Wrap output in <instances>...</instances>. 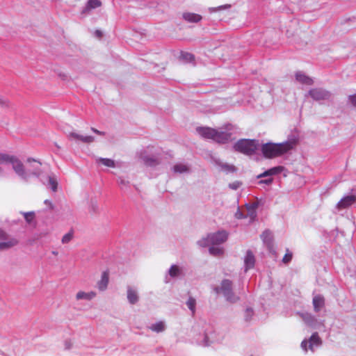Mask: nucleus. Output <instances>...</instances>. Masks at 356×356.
Instances as JSON below:
<instances>
[{
  "instance_id": "nucleus-15",
  "label": "nucleus",
  "mask_w": 356,
  "mask_h": 356,
  "mask_svg": "<svg viewBox=\"0 0 356 356\" xmlns=\"http://www.w3.org/2000/svg\"><path fill=\"white\" fill-rule=\"evenodd\" d=\"M95 296H96V293L92 291L89 292V293H86L84 291H79L76 295V298L77 300H82V299L91 300L94 297H95Z\"/></svg>"
},
{
  "instance_id": "nucleus-24",
  "label": "nucleus",
  "mask_w": 356,
  "mask_h": 356,
  "mask_svg": "<svg viewBox=\"0 0 356 356\" xmlns=\"http://www.w3.org/2000/svg\"><path fill=\"white\" fill-rule=\"evenodd\" d=\"M180 273V268L177 265H172L170 270H169V275L172 277H177L179 275Z\"/></svg>"
},
{
  "instance_id": "nucleus-19",
  "label": "nucleus",
  "mask_w": 356,
  "mask_h": 356,
  "mask_svg": "<svg viewBox=\"0 0 356 356\" xmlns=\"http://www.w3.org/2000/svg\"><path fill=\"white\" fill-rule=\"evenodd\" d=\"M321 343V340L318 333H314L309 339V348L313 350L314 346H318Z\"/></svg>"
},
{
  "instance_id": "nucleus-14",
  "label": "nucleus",
  "mask_w": 356,
  "mask_h": 356,
  "mask_svg": "<svg viewBox=\"0 0 356 356\" xmlns=\"http://www.w3.org/2000/svg\"><path fill=\"white\" fill-rule=\"evenodd\" d=\"M127 299L131 304H135L138 300V296L136 291L131 288H128Z\"/></svg>"
},
{
  "instance_id": "nucleus-46",
  "label": "nucleus",
  "mask_w": 356,
  "mask_h": 356,
  "mask_svg": "<svg viewBox=\"0 0 356 356\" xmlns=\"http://www.w3.org/2000/svg\"><path fill=\"white\" fill-rule=\"evenodd\" d=\"M6 101L2 99L1 97H0V105L3 106V105H6Z\"/></svg>"
},
{
  "instance_id": "nucleus-26",
  "label": "nucleus",
  "mask_w": 356,
  "mask_h": 356,
  "mask_svg": "<svg viewBox=\"0 0 356 356\" xmlns=\"http://www.w3.org/2000/svg\"><path fill=\"white\" fill-rule=\"evenodd\" d=\"M173 170L175 172L182 173L188 171V167L184 164H177L173 167Z\"/></svg>"
},
{
  "instance_id": "nucleus-30",
  "label": "nucleus",
  "mask_w": 356,
  "mask_h": 356,
  "mask_svg": "<svg viewBox=\"0 0 356 356\" xmlns=\"http://www.w3.org/2000/svg\"><path fill=\"white\" fill-rule=\"evenodd\" d=\"M72 238H73V232L70 231L63 236L62 243H67L72 239Z\"/></svg>"
},
{
  "instance_id": "nucleus-8",
  "label": "nucleus",
  "mask_w": 356,
  "mask_h": 356,
  "mask_svg": "<svg viewBox=\"0 0 356 356\" xmlns=\"http://www.w3.org/2000/svg\"><path fill=\"white\" fill-rule=\"evenodd\" d=\"M69 138L76 141H81L83 143L90 144L95 140V138L91 136H83L77 133L72 132L69 134Z\"/></svg>"
},
{
  "instance_id": "nucleus-29",
  "label": "nucleus",
  "mask_w": 356,
  "mask_h": 356,
  "mask_svg": "<svg viewBox=\"0 0 356 356\" xmlns=\"http://www.w3.org/2000/svg\"><path fill=\"white\" fill-rule=\"evenodd\" d=\"M101 1L99 0H90L88 2L87 7L90 9L91 8H95L97 7H99L101 6Z\"/></svg>"
},
{
  "instance_id": "nucleus-7",
  "label": "nucleus",
  "mask_w": 356,
  "mask_h": 356,
  "mask_svg": "<svg viewBox=\"0 0 356 356\" xmlns=\"http://www.w3.org/2000/svg\"><path fill=\"white\" fill-rule=\"evenodd\" d=\"M309 95L314 100H324L330 97V92L322 88H314L309 91Z\"/></svg>"
},
{
  "instance_id": "nucleus-36",
  "label": "nucleus",
  "mask_w": 356,
  "mask_h": 356,
  "mask_svg": "<svg viewBox=\"0 0 356 356\" xmlns=\"http://www.w3.org/2000/svg\"><path fill=\"white\" fill-rule=\"evenodd\" d=\"M303 320L309 325H311V323L314 321V318L312 315L307 314L303 316Z\"/></svg>"
},
{
  "instance_id": "nucleus-5",
  "label": "nucleus",
  "mask_w": 356,
  "mask_h": 356,
  "mask_svg": "<svg viewBox=\"0 0 356 356\" xmlns=\"http://www.w3.org/2000/svg\"><path fill=\"white\" fill-rule=\"evenodd\" d=\"M12 165L14 172L21 178L26 179L27 173L23 163L15 156L12 155L9 163Z\"/></svg>"
},
{
  "instance_id": "nucleus-25",
  "label": "nucleus",
  "mask_w": 356,
  "mask_h": 356,
  "mask_svg": "<svg viewBox=\"0 0 356 356\" xmlns=\"http://www.w3.org/2000/svg\"><path fill=\"white\" fill-rule=\"evenodd\" d=\"M209 252L213 256H220L223 254V249L218 247H211Z\"/></svg>"
},
{
  "instance_id": "nucleus-41",
  "label": "nucleus",
  "mask_w": 356,
  "mask_h": 356,
  "mask_svg": "<svg viewBox=\"0 0 356 356\" xmlns=\"http://www.w3.org/2000/svg\"><path fill=\"white\" fill-rule=\"evenodd\" d=\"M307 343H308V341H306V340H304V341L301 343V346H302V349H304V350H305V351H307Z\"/></svg>"
},
{
  "instance_id": "nucleus-18",
  "label": "nucleus",
  "mask_w": 356,
  "mask_h": 356,
  "mask_svg": "<svg viewBox=\"0 0 356 356\" xmlns=\"http://www.w3.org/2000/svg\"><path fill=\"white\" fill-rule=\"evenodd\" d=\"M18 241L15 238H9L6 242L0 243V250L8 249L17 244Z\"/></svg>"
},
{
  "instance_id": "nucleus-4",
  "label": "nucleus",
  "mask_w": 356,
  "mask_h": 356,
  "mask_svg": "<svg viewBox=\"0 0 356 356\" xmlns=\"http://www.w3.org/2000/svg\"><path fill=\"white\" fill-rule=\"evenodd\" d=\"M220 291L229 302H235L238 300V298L232 292V282L229 280H224L222 282Z\"/></svg>"
},
{
  "instance_id": "nucleus-32",
  "label": "nucleus",
  "mask_w": 356,
  "mask_h": 356,
  "mask_svg": "<svg viewBox=\"0 0 356 356\" xmlns=\"http://www.w3.org/2000/svg\"><path fill=\"white\" fill-rule=\"evenodd\" d=\"M145 163L146 165H149V166H153V165H157L159 163V162L156 159H152V158H146L145 159Z\"/></svg>"
},
{
  "instance_id": "nucleus-13",
  "label": "nucleus",
  "mask_w": 356,
  "mask_h": 356,
  "mask_svg": "<svg viewBox=\"0 0 356 356\" xmlns=\"http://www.w3.org/2000/svg\"><path fill=\"white\" fill-rule=\"evenodd\" d=\"M108 272L104 271L102 273L101 280L98 282V288L99 290H104L106 289L108 284Z\"/></svg>"
},
{
  "instance_id": "nucleus-3",
  "label": "nucleus",
  "mask_w": 356,
  "mask_h": 356,
  "mask_svg": "<svg viewBox=\"0 0 356 356\" xmlns=\"http://www.w3.org/2000/svg\"><path fill=\"white\" fill-rule=\"evenodd\" d=\"M259 144L257 140L241 139L237 141L234 148L236 151L246 155H252L258 149Z\"/></svg>"
},
{
  "instance_id": "nucleus-16",
  "label": "nucleus",
  "mask_w": 356,
  "mask_h": 356,
  "mask_svg": "<svg viewBox=\"0 0 356 356\" xmlns=\"http://www.w3.org/2000/svg\"><path fill=\"white\" fill-rule=\"evenodd\" d=\"M261 237L268 247L270 248L273 244V236L271 232L270 231H265L263 232Z\"/></svg>"
},
{
  "instance_id": "nucleus-2",
  "label": "nucleus",
  "mask_w": 356,
  "mask_h": 356,
  "mask_svg": "<svg viewBox=\"0 0 356 356\" xmlns=\"http://www.w3.org/2000/svg\"><path fill=\"white\" fill-rule=\"evenodd\" d=\"M233 126L227 124L225 127V131L218 130L211 127H197V132L203 138L211 139L218 143L225 144L232 140V131Z\"/></svg>"
},
{
  "instance_id": "nucleus-39",
  "label": "nucleus",
  "mask_w": 356,
  "mask_h": 356,
  "mask_svg": "<svg viewBox=\"0 0 356 356\" xmlns=\"http://www.w3.org/2000/svg\"><path fill=\"white\" fill-rule=\"evenodd\" d=\"M349 100L351 102L352 105L356 107V94L350 95L349 97Z\"/></svg>"
},
{
  "instance_id": "nucleus-48",
  "label": "nucleus",
  "mask_w": 356,
  "mask_h": 356,
  "mask_svg": "<svg viewBox=\"0 0 356 356\" xmlns=\"http://www.w3.org/2000/svg\"><path fill=\"white\" fill-rule=\"evenodd\" d=\"M216 292L218 293L219 292V289H216Z\"/></svg>"
},
{
  "instance_id": "nucleus-38",
  "label": "nucleus",
  "mask_w": 356,
  "mask_h": 356,
  "mask_svg": "<svg viewBox=\"0 0 356 356\" xmlns=\"http://www.w3.org/2000/svg\"><path fill=\"white\" fill-rule=\"evenodd\" d=\"M118 183L122 186H127L129 184V181L128 180H125L124 179H122L120 177V178H119Z\"/></svg>"
},
{
  "instance_id": "nucleus-27",
  "label": "nucleus",
  "mask_w": 356,
  "mask_h": 356,
  "mask_svg": "<svg viewBox=\"0 0 356 356\" xmlns=\"http://www.w3.org/2000/svg\"><path fill=\"white\" fill-rule=\"evenodd\" d=\"M186 304H187L188 307L192 312V313L194 314L195 311V305H196L195 300L193 298L190 297L188 298Z\"/></svg>"
},
{
  "instance_id": "nucleus-31",
  "label": "nucleus",
  "mask_w": 356,
  "mask_h": 356,
  "mask_svg": "<svg viewBox=\"0 0 356 356\" xmlns=\"http://www.w3.org/2000/svg\"><path fill=\"white\" fill-rule=\"evenodd\" d=\"M49 183L51 187L52 191H56L57 190V186H58L57 181L54 177H49Z\"/></svg>"
},
{
  "instance_id": "nucleus-23",
  "label": "nucleus",
  "mask_w": 356,
  "mask_h": 356,
  "mask_svg": "<svg viewBox=\"0 0 356 356\" xmlns=\"http://www.w3.org/2000/svg\"><path fill=\"white\" fill-rule=\"evenodd\" d=\"M230 8H231V5L230 4H225V5H222V6H218V7L209 8V11L210 13H213L218 12V11H220V10H222L229 9Z\"/></svg>"
},
{
  "instance_id": "nucleus-40",
  "label": "nucleus",
  "mask_w": 356,
  "mask_h": 356,
  "mask_svg": "<svg viewBox=\"0 0 356 356\" xmlns=\"http://www.w3.org/2000/svg\"><path fill=\"white\" fill-rule=\"evenodd\" d=\"M3 239H7V234L3 230L0 229V240Z\"/></svg>"
},
{
  "instance_id": "nucleus-47",
  "label": "nucleus",
  "mask_w": 356,
  "mask_h": 356,
  "mask_svg": "<svg viewBox=\"0 0 356 356\" xmlns=\"http://www.w3.org/2000/svg\"><path fill=\"white\" fill-rule=\"evenodd\" d=\"M271 181H272V179H269L266 180L265 182L267 184H269V183H271Z\"/></svg>"
},
{
  "instance_id": "nucleus-35",
  "label": "nucleus",
  "mask_w": 356,
  "mask_h": 356,
  "mask_svg": "<svg viewBox=\"0 0 356 356\" xmlns=\"http://www.w3.org/2000/svg\"><path fill=\"white\" fill-rule=\"evenodd\" d=\"M292 253L291 252H289L288 250H287V252L285 254V255L283 257V259H282V261L284 263V264H288L289 261H291V260L292 259Z\"/></svg>"
},
{
  "instance_id": "nucleus-22",
  "label": "nucleus",
  "mask_w": 356,
  "mask_h": 356,
  "mask_svg": "<svg viewBox=\"0 0 356 356\" xmlns=\"http://www.w3.org/2000/svg\"><path fill=\"white\" fill-rule=\"evenodd\" d=\"M99 163H101L104 165L109 168L115 167V161L110 159L99 158L98 160Z\"/></svg>"
},
{
  "instance_id": "nucleus-34",
  "label": "nucleus",
  "mask_w": 356,
  "mask_h": 356,
  "mask_svg": "<svg viewBox=\"0 0 356 356\" xmlns=\"http://www.w3.org/2000/svg\"><path fill=\"white\" fill-rule=\"evenodd\" d=\"M181 56L183 59L186 60V61H193L195 59L194 56L190 53H183Z\"/></svg>"
},
{
  "instance_id": "nucleus-28",
  "label": "nucleus",
  "mask_w": 356,
  "mask_h": 356,
  "mask_svg": "<svg viewBox=\"0 0 356 356\" xmlns=\"http://www.w3.org/2000/svg\"><path fill=\"white\" fill-rule=\"evenodd\" d=\"M12 155L0 153V164L8 163Z\"/></svg>"
},
{
  "instance_id": "nucleus-20",
  "label": "nucleus",
  "mask_w": 356,
  "mask_h": 356,
  "mask_svg": "<svg viewBox=\"0 0 356 356\" xmlns=\"http://www.w3.org/2000/svg\"><path fill=\"white\" fill-rule=\"evenodd\" d=\"M150 330L156 332H163L165 330V325L164 323L162 321L156 322L154 324H152L149 327Z\"/></svg>"
},
{
  "instance_id": "nucleus-11",
  "label": "nucleus",
  "mask_w": 356,
  "mask_h": 356,
  "mask_svg": "<svg viewBox=\"0 0 356 356\" xmlns=\"http://www.w3.org/2000/svg\"><path fill=\"white\" fill-rule=\"evenodd\" d=\"M183 18L188 22L191 23H196L200 22L202 19V16L200 15L193 13H184L182 15Z\"/></svg>"
},
{
  "instance_id": "nucleus-9",
  "label": "nucleus",
  "mask_w": 356,
  "mask_h": 356,
  "mask_svg": "<svg viewBox=\"0 0 356 356\" xmlns=\"http://www.w3.org/2000/svg\"><path fill=\"white\" fill-rule=\"evenodd\" d=\"M356 200V197L354 195H348L341 199L337 204V208L339 209H343L348 208L352 205Z\"/></svg>"
},
{
  "instance_id": "nucleus-44",
  "label": "nucleus",
  "mask_w": 356,
  "mask_h": 356,
  "mask_svg": "<svg viewBox=\"0 0 356 356\" xmlns=\"http://www.w3.org/2000/svg\"><path fill=\"white\" fill-rule=\"evenodd\" d=\"M26 161H27V163L37 162V161L35 159H32V158H28ZM38 163L39 164V166H40L42 165V163L40 161H38Z\"/></svg>"
},
{
  "instance_id": "nucleus-10",
  "label": "nucleus",
  "mask_w": 356,
  "mask_h": 356,
  "mask_svg": "<svg viewBox=\"0 0 356 356\" xmlns=\"http://www.w3.org/2000/svg\"><path fill=\"white\" fill-rule=\"evenodd\" d=\"M245 271L252 268L254 266L255 258L250 250H248L244 259Z\"/></svg>"
},
{
  "instance_id": "nucleus-12",
  "label": "nucleus",
  "mask_w": 356,
  "mask_h": 356,
  "mask_svg": "<svg viewBox=\"0 0 356 356\" xmlns=\"http://www.w3.org/2000/svg\"><path fill=\"white\" fill-rule=\"evenodd\" d=\"M313 305L314 311L319 312L325 305V299L321 295H316L313 298Z\"/></svg>"
},
{
  "instance_id": "nucleus-43",
  "label": "nucleus",
  "mask_w": 356,
  "mask_h": 356,
  "mask_svg": "<svg viewBox=\"0 0 356 356\" xmlns=\"http://www.w3.org/2000/svg\"><path fill=\"white\" fill-rule=\"evenodd\" d=\"M91 130H92L94 133H95V134H97L102 135V136H104V132L100 131H99V130L96 129L95 128H91Z\"/></svg>"
},
{
  "instance_id": "nucleus-42",
  "label": "nucleus",
  "mask_w": 356,
  "mask_h": 356,
  "mask_svg": "<svg viewBox=\"0 0 356 356\" xmlns=\"http://www.w3.org/2000/svg\"><path fill=\"white\" fill-rule=\"evenodd\" d=\"M40 173V170L39 168L35 169V170H34L33 171H32L31 172V175H35V176H39Z\"/></svg>"
},
{
  "instance_id": "nucleus-1",
  "label": "nucleus",
  "mask_w": 356,
  "mask_h": 356,
  "mask_svg": "<svg viewBox=\"0 0 356 356\" xmlns=\"http://www.w3.org/2000/svg\"><path fill=\"white\" fill-rule=\"evenodd\" d=\"M298 144L296 138L289 139L281 143H267L261 146V152L266 159H273L281 156L293 149Z\"/></svg>"
},
{
  "instance_id": "nucleus-33",
  "label": "nucleus",
  "mask_w": 356,
  "mask_h": 356,
  "mask_svg": "<svg viewBox=\"0 0 356 356\" xmlns=\"http://www.w3.org/2000/svg\"><path fill=\"white\" fill-rule=\"evenodd\" d=\"M35 218L34 213L33 212H29L24 213V218L26 221L29 223L31 222Z\"/></svg>"
},
{
  "instance_id": "nucleus-45",
  "label": "nucleus",
  "mask_w": 356,
  "mask_h": 356,
  "mask_svg": "<svg viewBox=\"0 0 356 356\" xmlns=\"http://www.w3.org/2000/svg\"><path fill=\"white\" fill-rule=\"evenodd\" d=\"M236 216L237 218H243L242 213L241 212H239V211L236 213Z\"/></svg>"
},
{
  "instance_id": "nucleus-21",
  "label": "nucleus",
  "mask_w": 356,
  "mask_h": 356,
  "mask_svg": "<svg viewBox=\"0 0 356 356\" xmlns=\"http://www.w3.org/2000/svg\"><path fill=\"white\" fill-rule=\"evenodd\" d=\"M282 170V167L278 166L273 168L266 172H264L262 175H261L259 177H265L268 175H273L277 173H280Z\"/></svg>"
},
{
  "instance_id": "nucleus-37",
  "label": "nucleus",
  "mask_w": 356,
  "mask_h": 356,
  "mask_svg": "<svg viewBox=\"0 0 356 356\" xmlns=\"http://www.w3.org/2000/svg\"><path fill=\"white\" fill-rule=\"evenodd\" d=\"M245 320L249 321L253 316V310L252 309H247L245 310Z\"/></svg>"
},
{
  "instance_id": "nucleus-17",
  "label": "nucleus",
  "mask_w": 356,
  "mask_h": 356,
  "mask_svg": "<svg viewBox=\"0 0 356 356\" xmlns=\"http://www.w3.org/2000/svg\"><path fill=\"white\" fill-rule=\"evenodd\" d=\"M296 76L297 81L302 83H304V84H306L308 86L313 84V80L305 74H302L300 73H297Z\"/></svg>"
},
{
  "instance_id": "nucleus-6",
  "label": "nucleus",
  "mask_w": 356,
  "mask_h": 356,
  "mask_svg": "<svg viewBox=\"0 0 356 356\" xmlns=\"http://www.w3.org/2000/svg\"><path fill=\"white\" fill-rule=\"evenodd\" d=\"M227 233L225 231L218 232L208 235L207 241L212 244H220L227 240Z\"/></svg>"
}]
</instances>
